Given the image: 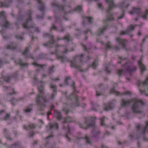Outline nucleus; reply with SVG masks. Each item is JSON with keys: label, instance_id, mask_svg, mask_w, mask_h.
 Masks as SVG:
<instances>
[{"label": "nucleus", "instance_id": "obj_54", "mask_svg": "<svg viewBox=\"0 0 148 148\" xmlns=\"http://www.w3.org/2000/svg\"><path fill=\"white\" fill-rule=\"evenodd\" d=\"M10 116V114H6V115L4 116L3 118V119L4 120H7L9 119Z\"/></svg>", "mask_w": 148, "mask_h": 148}, {"label": "nucleus", "instance_id": "obj_4", "mask_svg": "<svg viewBox=\"0 0 148 148\" xmlns=\"http://www.w3.org/2000/svg\"><path fill=\"white\" fill-rule=\"evenodd\" d=\"M96 120V117H95L90 116L87 118H84L85 124L83 125L79 123V125L80 127L85 129H87L90 127L92 128L93 129L92 132V134H95V136H96L100 133L99 131L96 130L97 129V127L95 125Z\"/></svg>", "mask_w": 148, "mask_h": 148}, {"label": "nucleus", "instance_id": "obj_56", "mask_svg": "<svg viewBox=\"0 0 148 148\" xmlns=\"http://www.w3.org/2000/svg\"><path fill=\"white\" fill-rule=\"evenodd\" d=\"M33 80L35 82V83L34 84V85H35V84L38 83V80L36 77L35 76L33 77Z\"/></svg>", "mask_w": 148, "mask_h": 148}, {"label": "nucleus", "instance_id": "obj_18", "mask_svg": "<svg viewBox=\"0 0 148 148\" xmlns=\"http://www.w3.org/2000/svg\"><path fill=\"white\" fill-rule=\"evenodd\" d=\"M135 27V26L132 25L129 26L126 31H121L120 33V35H128L131 37L133 35H130V34L131 32V31L134 29Z\"/></svg>", "mask_w": 148, "mask_h": 148}, {"label": "nucleus", "instance_id": "obj_39", "mask_svg": "<svg viewBox=\"0 0 148 148\" xmlns=\"http://www.w3.org/2000/svg\"><path fill=\"white\" fill-rule=\"evenodd\" d=\"M21 146L20 143L19 142L11 145L10 148H20Z\"/></svg>", "mask_w": 148, "mask_h": 148}, {"label": "nucleus", "instance_id": "obj_49", "mask_svg": "<svg viewBox=\"0 0 148 148\" xmlns=\"http://www.w3.org/2000/svg\"><path fill=\"white\" fill-rule=\"evenodd\" d=\"M81 45L82 47L84 49V50L85 51H86L88 52H89V50L90 49H91V48L88 49H87L85 45H83L82 44Z\"/></svg>", "mask_w": 148, "mask_h": 148}, {"label": "nucleus", "instance_id": "obj_45", "mask_svg": "<svg viewBox=\"0 0 148 148\" xmlns=\"http://www.w3.org/2000/svg\"><path fill=\"white\" fill-rule=\"evenodd\" d=\"M84 139L86 141V143L88 144H91V142L90 141L89 139L87 137V136L86 135L84 138Z\"/></svg>", "mask_w": 148, "mask_h": 148}, {"label": "nucleus", "instance_id": "obj_5", "mask_svg": "<svg viewBox=\"0 0 148 148\" xmlns=\"http://www.w3.org/2000/svg\"><path fill=\"white\" fill-rule=\"evenodd\" d=\"M60 47H62L64 49V50L62 52L63 53H66L68 51L67 49L68 48V46L64 45L60 46L58 45L56 47L54 52H51V54H55L56 55V58L58 59L61 60L62 62H66L70 61L69 59L64 55L60 56L58 55V54L61 53L59 51Z\"/></svg>", "mask_w": 148, "mask_h": 148}, {"label": "nucleus", "instance_id": "obj_63", "mask_svg": "<svg viewBox=\"0 0 148 148\" xmlns=\"http://www.w3.org/2000/svg\"><path fill=\"white\" fill-rule=\"evenodd\" d=\"M95 90L96 92V95L97 96H99L101 95V93H99L98 92L96 88H95Z\"/></svg>", "mask_w": 148, "mask_h": 148}, {"label": "nucleus", "instance_id": "obj_55", "mask_svg": "<svg viewBox=\"0 0 148 148\" xmlns=\"http://www.w3.org/2000/svg\"><path fill=\"white\" fill-rule=\"evenodd\" d=\"M124 14H125V11L123 10H122V15H121V16L120 17H118V18H117L118 19H119L123 18L124 15Z\"/></svg>", "mask_w": 148, "mask_h": 148}, {"label": "nucleus", "instance_id": "obj_24", "mask_svg": "<svg viewBox=\"0 0 148 148\" xmlns=\"http://www.w3.org/2000/svg\"><path fill=\"white\" fill-rule=\"evenodd\" d=\"M116 41L118 43L120 44L124 49H126L125 46L126 40H125L122 39L120 38H116Z\"/></svg>", "mask_w": 148, "mask_h": 148}, {"label": "nucleus", "instance_id": "obj_52", "mask_svg": "<svg viewBox=\"0 0 148 148\" xmlns=\"http://www.w3.org/2000/svg\"><path fill=\"white\" fill-rule=\"evenodd\" d=\"M123 70L122 69H119L117 72V73L119 76H121L123 73Z\"/></svg>", "mask_w": 148, "mask_h": 148}, {"label": "nucleus", "instance_id": "obj_40", "mask_svg": "<svg viewBox=\"0 0 148 148\" xmlns=\"http://www.w3.org/2000/svg\"><path fill=\"white\" fill-rule=\"evenodd\" d=\"M92 18L91 17H86L84 18V21H88V23H91L92 22Z\"/></svg>", "mask_w": 148, "mask_h": 148}, {"label": "nucleus", "instance_id": "obj_21", "mask_svg": "<svg viewBox=\"0 0 148 148\" xmlns=\"http://www.w3.org/2000/svg\"><path fill=\"white\" fill-rule=\"evenodd\" d=\"M4 90L5 91H8L9 92V93L8 94V95L11 97L12 96L13 94H15L16 93L14 88L12 87L4 86Z\"/></svg>", "mask_w": 148, "mask_h": 148}, {"label": "nucleus", "instance_id": "obj_3", "mask_svg": "<svg viewBox=\"0 0 148 148\" xmlns=\"http://www.w3.org/2000/svg\"><path fill=\"white\" fill-rule=\"evenodd\" d=\"M39 83L40 85L38 86L39 94L37 95L36 98L37 104L40 108V110H43L46 106L47 101L44 95V82L40 81Z\"/></svg>", "mask_w": 148, "mask_h": 148}, {"label": "nucleus", "instance_id": "obj_36", "mask_svg": "<svg viewBox=\"0 0 148 148\" xmlns=\"http://www.w3.org/2000/svg\"><path fill=\"white\" fill-rule=\"evenodd\" d=\"M23 127L24 129L27 130L29 128L31 129L34 128L36 127V125L33 123H31L28 126L24 125Z\"/></svg>", "mask_w": 148, "mask_h": 148}, {"label": "nucleus", "instance_id": "obj_29", "mask_svg": "<svg viewBox=\"0 0 148 148\" xmlns=\"http://www.w3.org/2000/svg\"><path fill=\"white\" fill-rule=\"evenodd\" d=\"M110 41L108 42L107 44L106 45V50H107V49H112L115 50H119L120 48L118 46H111L110 45Z\"/></svg>", "mask_w": 148, "mask_h": 148}, {"label": "nucleus", "instance_id": "obj_58", "mask_svg": "<svg viewBox=\"0 0 148 148\" xmlns=\"http://www.w3.org/2000/svg\"><path fill=\"white\" fill-rule=\"evenodd\" d=\"M34 132L33 131H31L29 133V136L30 137H33V136L34 135Z\"/></svg>", "mask_w": 148, "mask_h": 148}, {"label": "nucleus", "instance_id": "obj_61", "mask_svg": "<svg viewBox=\"0 0 148 148\" xmlns=\"http://www.w3.org/2000/svg\"><path fill=\"white\" fill-rule=\"evenodd\" d=\"M98 7L100 9H102L103 8L102 5L101 4L99 3L98 4Z\"/></svg>", "mask_w": 148, "mask_h": 148}, {"label": "nucleus", "instance_id": "obj_37", "mask_svg": "<svg viewBox=\"0 0 148 148\" xmlns=\"http://www.w3.org/2000/svg\"><path fill=\"white\" fill-rule=\"evenodd\" d=\"M91 105L92 107V110H97V107H98L97 104L94 103L93 102H91Z\"/></svg>", "mask_w": 148, "mask_h": 148}, {"label": "nucleus", "instance_id": "obj_12", "mask_svg": "<svg viewBox=\"0 0 148 148\" xmlns=\"http://www.w3.org/2000/svg\"><path fill=\"white\" fill-rule=\"evenodd\" d=\"M52 6L53 7H55L59 11L62 12L64 15V18L66 20L67 19L65 17V16L68 13H71V12L69 11L66 12V7H65L62 5L58 3L53 2L51 3Z\"/></svg>", "mask_w": 148, "mask_h": 148}, {"label": "nucleus", "instance_id": "obj_17", "mask_svg": "<svg viewBox=\"0 0 148 148\" xmlns=\"http://www.w3.org/2000/svg\"><path fill=\"white\" fill-rule=\"evenodd\" d=\"M110 94H113L116 96H121L123 95H127L131 94V92L129 91H126L123 93H121L116 90L114 87H113L110 90Z\"/></svg>", "mask_w": 148, "mask_h": 148}, {"label": "nucleus", "instance_id": "obj_59", "mask_svg": "<svg viewBox=\"0 0 148 148\" xmlns=\"http://www.w3.org/2000/svg\"><path fill=\"white\" fill-rule=\"evenodd\" d=\"M44 16V14H43L41 16H40L39 15H37L36 16V18L37 19H42L43 18Z\"/></svg>", "mask_w": 148, "mask_h": 148}, {"label": "nucleus", "instance_id": "obj_1", "mask_svg": "<svg viewBox=\"0 0 148 148\" xmlns=\"http://www.w3.org/2000/svg\"><path fill=\"white\" fill-rule=\"evenodd\" d=\"M131 103H133L132 108L133 111L134 113H141L145 116L144 113L142 112L140 110L141 107L144 105V103L141 100L137 98L132 99L130 100L125 101L124 99L121 100V106L122 107L127 106Z\"/></svg>", "mask_w": 148, "mask_h": 148}, {"label": "nucleus", "instance_id": "obj_10", "mask_svg": "<svg viewBox=\"0 0 148 148\" xmlns=\"http://www.w3.org/2000/svg\"><path fill=\"white\" fill-rule=\"evenodd\" d=\"M130 14L132 15L134 13L136 14L138 16H140L143 19L146 20L148 15V10H146L143 14L141 12V9L138 8H133L132 10L129 12Z\"/></svg>", "mask_w": 148, "mask_h": 148}, {"label": "nucleus", "instance_id": "obj_32", "mask_svg": "<svg viewBox=\"0 0 148 148\" xmlns=\"http://www.w3.org/2000/svg\"><path fill=\"white\" fill-rule=\"evenodd\" d=\"M32 64L34 66H37L38 68V69L37 70V73L40 70L44 71V67L46 66L45 65H40L38 64L36 62L33 63Z\"/></svg>", "mask_w": 148, "mask_h": 148}, {"label": "nucleus", "instance_id": "obj_43", "mask_svg": "<svg viewBox=\"0 0 148 148\" xmlns=\"http://www.w3.org/2000/svg\"><path fill=\"white\" fill-rule=\"evenodd\" d=\"M105 118H106L105 116H103L100 118L101 121L100 124L101 126H104L105 124L104 121Z\"/></svg>", "mask_w": 148, "mask_h": 148}, {"label": "nucleus", "instance_id": "obj_9", "mask_svg": "<svg viewBox=\"0 0 148 148\" xmlns=\"http://www.w3.org/2000/svg\"><path fill=\"white\" fill-rule=\"evenodd\" d=\"M106 1L107 3H109L110 4L108 5V9L107 10L108 18L103 21V23L104 24L106 23L107 24L109 21L113 20L114 19L112 14L110 13V11L113 8L115 7V5L114 3L113 0H106Z\"/></svg>", "mask_w": 148, "mask_h": 148}, {"label": "nucleus", "instance_id": "obj_2", "mask_svg": "<svg viewBox=\"0 0 148 148\" xmlns=\"http://www.w3.org/2000/svg\"><path fill=\"white\" fill-rule=\"evenodd\" d=\"M71 82L72 84L71 86L73 88V92L71 93L70 96L68 97V99L72 100L73 103L71 104V108H73L74 107L79 106V100L77 96V94L78 92L75 90L76 87L75 86L74 82L72 80L70 77H66L64 81L65 85H68L69 84L68 81Z\"/></svg>", "mask_w": 148, "mask_h": 148}, {"label": "nucleus", "instance_id": "obj_33", "mask_svg": "<svg viewBox=\"0 0 148 148\" xmlns=\"http://www.w3.org/2000/svg\"><path fill=\"white\" fill-rule=\"evenodd\" d=\"M53 137V135H51L49 136L46 138L45 140L46 141V143L45 146V148H48L49 146L50 145L49 142L50 141L51 138H52ZM41 148H43L41 147ZM51 148H55L52 147Z\"/></svg>", "mask_w": 148, "mask_h": 148}, {"label": "nucleus", "instance_id": "obj_15", "mask_svg": "<svg viewBox=\"0 0 148 148\" xmlns=\"http://www.w3.org/2000/svg\"><path fill=\"white\" fill-rule=\"evenodd\" d=\"M18 72H16L11 76L7 75L2 77L0 79V85L3 83L4 82H9L12 78L15 80L18 76Z\"/></svg>", "mask_w": 148, "mask_h": 148}, {"label": "nucleus", "instance_id": "obj_8", "mask_svg": "<svg viewBox=\"0 0 148 148\" xmlns=\"http://www.w3.org/2000/svg\"><path fill=\"white\" fill-rule=\"evenodd\" d=\"M83 59L84 55L83 54L76 56L74 60L70 61L71 67L75 68L79 71H83L81 69V66L78 64L77 62H79L80 64H82Z\"/></svg>", "mask_w": 148, "mask_h": 148}, {"label": "nucleus", "instance_id": "obj_22", "mask_svg": "<svg viewBox=\"0 0 148 148\" xmlns=\"http://www.w3.org/2000/svg\"><path fill=\"white\" fill-rule=\"evenodd\" d=\"M63 129L64 130H66V131L65 135V138L69 141H71V138L69 137V136H71V135L70 126L69 125H68L66 127L64 126Z\"/></svg>", "mask_w": 148, "mask_h": 148}, {"label": "nucleus", "instance_id": "obj_41", "mask_svg": "<svg viewBox=\"0 0 148 148\" xmlns=\"http://www.w3.org/2000/svg\"><path fill=\"white\" fill-rule=\"evenodd\" d=\"M32 105H30L27 108L24 110V112H30L32 110Z\"/></svg>", "mask_w": 148, "mask_h": 148}, {"label": "nucleus", "instance_id": "obj_38", "mask_svg": "<svg viewBox=\"0 0 148 148\" xmlns=\"http://www.w3.org/2000/svg\"><path fill=\"white\" fill-rule=\"evenodd\" d=\"M82 10V7L81 5H79L76 7L73 11H75L78 12H81Z\"/></svg>", "mask_w": 148, "mask_h": 148}, {"label": "nucleus", "instance_id": "obj_13", "mask_svg": "<svg viewBox=\"0 0 148 148\" xmlns=\"http://www.w3.org/2000/svg\"><path fill=\"white\" fill-rule=\"evenodd\" d=\"M122 68L125 69L130 76L131 75L132 73L136 69V67L134 66L133 64L130 62L126 63L122 66Z\"/></svg>", "mask_w": 148, "mask_h": 148}, {"label": "nucleus", "instance_id": "obj_19", "mask_svg": "<svg viewBox=\"0 0 148 148\" xmlns=\"http://www.w3.org/2000/svg\"><path fill=\"white\" fill-rule=\"evenodd\" d=\"M146 126H143L140 124H138L136 126V127L138 130H141V134H144L146 132L147 128L148 126V121H147L146 123Z\"/></svg>", "mask_w": 148, "mask_h": 148}, {"label": "nucleus", "instance_id": "obj_60", "mask_svg": "<svg viewBox=\"0 0 148 148\" xmlns=\"http://www.w3.org/2000/svg\"><path fill=\"white\" fill-rule=\"evenodd\" d=\"M88 33H89L91 34H92L91 31L89 29H88L86 31L84 32V33L85 34Z\"/></svg>", "mask_w": 148, "mask_h": 148}, {"label": "nucleus", "instance_id": "obj_16", "mask_svg": "<svg viewBox=\"0 0 148 148\" xmlns=\"http://www.w3.org/2000/svg\"><path fill=\"white\" fill-rule=\"evenodd\" d=\"M4 13L5 12L3 11L0 12V17H2L3 19L2 23L0 22V25L2 27L6 28L9 26L10 24L7 21Z\"/></svg>", "mask_w": 148, "mask_h": 148}, {"label": "nucleus", "instance_id": "obj_30", "mask_svg": "<svg viewBox=\"0 0 148 148\" xmlns=\"http://www.w3.org/2000/svg\"><path fill=\"white\" fill-rule=\"evenodd\" d=\"M15 63L16 64L19 65L21 67H27L28 64L27 63H23L21 59H18L17 61H15Z\"/></svg>", "mask_w": 148, "mask_h": 148}, {"label": "nucleus", "instance_id": "obj_48", "mask_svg": "<svg viewBox=\"0 0 148 148\" xmlns=\"http://www.w3.org/2000/svg\"><path fill=\"white\" fill-rule=\"evenodd\" d=\"M110 64H109L108 66L106 67L105 69V71L107 74H109L110 73V71L109 69V67L110 66Z\"/></svg>", "mask_w": 148, "mask_h": 148}, {"label": "nucleus", "instance_id": "obj_42", "mask_svg": "<svg viewBox=\"0 0 148 148\" xmlns=\"http://www.w3.org/2000/svg\"><path fill=\"white\" fill-rule=\"evenodd\" d=\"M97 60H96L90 65L93 69H95L97 65Z\"/></svg>", "mask_w": 148, "mask_h": 148}, {"label": "nucleus", "instance_id": "obj_46", "mask_svg": "<svg viewBox=\"0 0 148 148\" xmlns=\"http://www.w3.org/2000/svg\"><path fill=\"white\" fill-rule=\"evenodd\" d=\"M148 37V34L147 35H146L145 36V38L143 39V40H142V44L140 45L141 48V49H140V51L141 52H142L143 51L142 49V45L144 43L146 39Z\"/></svg>", "mask_w": 148, "mask_h": 148}, {"label": "nucleus", "instance_id": "obj_7", "mask_svg": "<svg viewBox=\"0 0 148 148\" xmlns=\"http://www.w3.org/2000/svg\"><path fill=\"white\" fill-rule=\"evenodd\" d=\"M136 84L138 87L140 94L148 96V77L143 82L140 80H138Z\"/></svg>", "mask_w": 148, "mask_h": 148}, {"label": "nucleus", "instance_id": "obj_53", "mask_svg": "<svg viewBox=\"0 0 148 148\" xmlns=\"http://www.w3.org/2000/svg\"><path fill=\"white\" fill-rule=\"evenodd\" d=\"M63 110L65 112L66 115H67L70 111L69 109L66 108H64Z\"/></svg>", "mask_w": 148, "mask_h": 148}, {"label": "nucleus", "instance_id": "obj_31", "mask_svg": "<svg viewBox=\"0 0 148 148\" xmlns=\"http://www.w3.org/2000/svg\"><path fill=\"white\" fill-rule=\"evenodd\" d=\"M142 58H141L140 60L138 61V64L140 67L141 74H143V72L145 71L146 69L145 66L142 64L141 61Z\"/></svg>", "mask_w": 148, "mask_h": 148}, {"label": "nucleus", "instance_id": "obj_20", "mask_svg": "<svg viewBox=\"0 0 148 148\" xmlns=\"http://www.w3.org/2000/svg\"><path fill=\"white\" fill-rule=\"evenodd\" d=\"M47 129L49 128L50 130H58L59 128V126L58 123L56 122L54 123H49L47 127Z\"/></svg>", "mask_w": 148, "mask_h": 148}, {"label": "nucleus", "instance_id": "obj_11", "mask_svg": "<svg viewBox=\"0 0 148 148\" xmlns=\"http://www.w3.org/2000/svg\"><path fill=\"white\" fill-rule=\"evenodd\" d=\"M54 113L55 116L58 120L60 121L61 119H62L63 123H69L74 121V119L69 116H68L66 118H62L61 112L58 110H54Z\"/></svg>", "mask_w": 148, "mask_h": 148}, {"label": "nucleus", "instance_id": "obj_51", "mask_svg": "<svg viewBox=\"0 0 148 148\" xmlns=\"http://www.w3.org/2000/svg\"><path fill=\"white\" fill-rule=\"evenodd\" d=\"M54 68V66L53 65L50 67L49 70V72L50 73L53 72V69Z\"/></svg>", "mask_w": 148, "mask_h": 148}, {"label": "nucleus", "instance_id": "obj_62", "mask_svg": "<svg viewBox=\"0 0 148 148\" xmlns=\"http://www.w3.org/2000/svg\"><path fill=\"white\" fill-rule=\"evenodd\" d=\"M52 29H54L55 30H57V27L54 25H53L52 26L51 28L50 29V31H51Z\"/></svg>", "mask_w": 148, "mask_h": 148}, {"label": "nucleus", "instance_id": "obj_35", "mask_svg": "<svg viewBox=\"0 0 148 148\" xmlns=\"http://www.w3.org/2000/svg\"><path fill=\"white\" fill-rule=\"evenodd\" d=\"M17 46L15 44L12 43L11 45H9L7 47V49L15 50L17 49Z\"/></svg>", "mask_w": 148, "mask_h": 148}, {"label": "nucleus", "instance_id": "obj_26", "mask_svg": "<svg viewBox=\"0 0 148 148\" xmlns=\"http://www.w3.org/2000/svg\"><path fill=\"white\" fill-rule=\"evenodd\" d=\"M4 2L2 3L0 2V6L1 7H9L11 3H12V1H8V0H4Z\"/></svg>", "mask_w": 148, "mask_h": 148}, {"label": "nucleus", "instance_id": "obj_44", "mask_svg": "<svg viewBox=\"0 0 148 148\" xmlns=\"http://www.w3.org/2000/svg\"><path fill=\"white\" fill-rule=\"evenodd\" d=\"M121 5L122 8H127L129 6V4L128 3L125 4V2H124L121 4Z\"/></svg>", "mask_w": 148, "mask_h": 148}, {"label": "nucleus", "instance_id": "obj_25", "mask_svg": "<svg viewBox=\"0 0 148 148\" xmlns=\"http://www.w3.org/2000/svg\"><path fill=\"white\" fill-rule=\"evenodd\" d=\"M29 47H27L25 51L23 52V54L27 58L34 59V58L32 54L27 53V52L29 51Z\"/></svg>", "mask_w": 148, "mask_h": 148}, {"label": "nucleus", "instance_id": "obj_50", "mask_svg": "<svg viewBox=\"0 0 148 148\" xmlns=\"http://www.w3.org/2000/svg\"><path fill=\"white\" fill-rule=\"evenodd\" d=\"M56 13H57V12H56L55 11H54V14L55 15V19L56 20V21L57 22L60 20V18L59 17H57L56 16Z\"/></svg>", "mask_w": 148, "mask_h": 148}, {"label": "nucleus", "instance_id": "obj_6", "mask_svg": "<svg viewBox=\"0 0 148 148\" xmlns=\"http://www.w3.org/2000/svg\"><path fill=\"white\" fill-rule=\"evenodd\" d=\"M32 12L31 10H29L27 13L28 18L26 22L23 24V27L25 29H30L31 30L33 29V31L32 33L35 32H39L40 31L38 28L35 27V25L33 23L31 15Z\"/></svg>", "mask_w": 148, "mask_h": 148}, {"label": "nucleus", "instance_id": "obj_64", "mask_svg": "<svg viewBox=\"0 0 148 148\" xmlns=\"http://www.w3.org/2000/svg\"><path fill=\"white\" fill-rule=\"evenodd\" d=\"M143 139L145 141L148 142V138H147L145 136H144L143 137Z\"/></svg>", "mask_w": 148, "mask_h": 148}, {"label": "nucleus", "instance_id": "obj_23", "mask_svg": "<svg viewBox=\"0 0 148 148\" xmlns=\"http://www.w3.org/2000/svg\"><path fill=\"white\" fill-rule=\"evenodd\" d=\"M105 106L104 110L105 111H108L112 110L114 106V104L113 101H112L109 102L107 104H104Z\"/></svg>", "mask_w": 148, "mask_h": 148}, {"label": "nucleus", "instance_id": "obj_14", "mask_svg": "<svg viewBox=\"0 0 148 148\" xmlns=\"http://www.w3.org/2000/svg\"><path fill=\"white\" fill-rule=\"evenodd\" d=\"M44 37H47L49 38L50 40L47 43L44 44L43 45L45 47H53L55 43L53 36L47 33H44L43 35Z\"/></svg>", "mask_w": 148, "mask_h": 148}, {"label": "nucleus", "instance_id": "obj_47", "mask_svg": "<svg viewBox=\"0 0 148 148\" xmlns=\"http://www.w3.org/2000/svg\"><path fill=\"white\" fill-rule=\"evenodd\" d=\"M10 101L12 105H14L16 103L17 101V100L16 99H11Z\"/></svg>", "mask_w": 148, "mask_h": 148}, {"label": "nucleus", "instance_id": "obj_57", "mask_svg": "<svg viewBox=\"0 0 148 148\" xmlns=\"http://www.w3.org/2000/svg\"><path fill=\"white\" fill-rule=\"evenodd\" d=\"M16 37L18 39L22 40L23 39V37L22 36L19 35L16 36Z\"/></svg>", "mask_w": 148, "mask_h": 148}, {"label": "nucleus", "instance_id": "obj_34", "mask_svg": "<svg viewBox=\"0 0 148 148\" xmlns=\"http://www.w3.org/2000/svg\"><path fill=\"white\" fill-rule=\"evenodd\" d=\"M57 39L58 40H65L67 42H69L71 40V38L69 34H67L63 38H60L59 37H58Z\"/></svg>", "mask_w": 148, "mask_h": 148}, {"label": "nucleus", "instance_id": "obj_28", "mask_svg": "<svg viewBox=\"0 0 148 148\" xmlns=\"http://www.w3.org/2000/svg\"><path fill=\"white\" fill-rule=\"evenodd\" d=\"M108 26V25L107 24L103 28H99L97 32V35L98 36H100L102 34L103 32L107 29Z\"/></svg>", "mask_w": 148, "mask_h": 148}, {"label": "nucleus", "instance_id": "obj_27", "mask_svg": "<svg viewBox=\"0 0 148 148\" xmlns=\"http://www.w3.org/2000/svg\"><path fill=\"white\" fill-rule=\"evenodd\" d=\"M50 87L53 90V94L50 97V99H53L54 96L56 95L57 89L56 86L55 85H53L51 84L50 85Z\"/></svg>", "mask_w": 148, "mask_h": 148}]
</instances>
